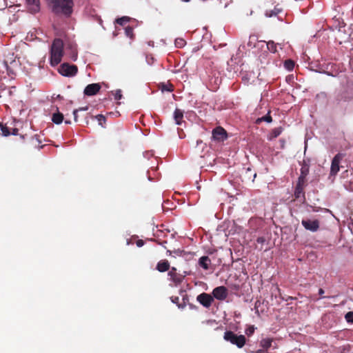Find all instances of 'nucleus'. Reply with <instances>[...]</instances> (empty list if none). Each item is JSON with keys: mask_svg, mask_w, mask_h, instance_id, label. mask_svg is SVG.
<instances>
[{"mask_svg": "<svg viewBox=\"0 0 353 353\" xmlns=\"http://www.w3.org/2000/svg\"><path fill=\"white\" fill-rule=\"evenodd\" d=\"M210 263L211 260L208 256H203L199 260V265L205 270L209 269Z\"/></svg>", "mask_w": 353, "mask_h": 353, "instance_id": "f3484780", "label": "nucleus"}, {"mask_svg": "<svg viewBox=\"0 0 353 353\" xmlns=\"http://www.w3.org/2000/svg\"><path fill=\"white\" fill-rule=\"evenodd\" d=\"M101 88L99 83H91L85 88L83 93L86 96H93L99 92Z\"/></svg>", "mask_w": 353, "mask_h": 353, "instance_id": "ddd939ff", "label": "nucleus"}, {"mask_svg": "<svg viewBox=\"0 0 353 353\" xmlns=\"http://www.w3.org/2000/svg\"><path fill=\"white\" fill-rule=\"evenodd\" d=\"M352 75L350 77H347L345 74H341L340 75L341 78V83L343 85L344 90L345 92L350 91V93L352 92V80H351Z\"/></svg>", "mask_w": 353, "mask_h": 353, "instance_id": "2eb2a0df", "label": "nucleus"}, {"mask_svg": "<svg viewBox=\"0 0 353 353\" xmlns=\"http://www.w3.org/2000/svg\"><path fill=\"white\" fill-rule=\"evenodd\" d=\"M302 225L305 230L311 232H316L319 229L320 223L318 220L303 219L301 221Z\"/></svg>", "mask_w": 353, "mask_h": 353, "instance_id": "0eeeda50", "label": "nucleus"}, {"mask_svg": "<svg viewBox=\"0 0 353 353\" xmlns=\"http://www.w3.org/2000/svg\"><path fill=\"white\" fill-rule=\"evenodd\" d=\"M65 123H70V121H65Z\"/></svg>", "mask_w": 353, "mask_h": 353, "instance_id": "8fccbe9b", "label": "nucleus"}, {"mask_svg": "<svg viewBox=\"0 0 353 353\" xmlns=\"http://www.w3.org/2000/svg\"><path fill=\"white\" fill-rule=\"evenodd\" d=\"M350 97H347L346 96H342L341 95V99H343L344 101H346L348 99H350Z\"/></svg>", "mask_w": 353, "mask_h": 353, "instance_id": "de8ad7c7", "label": "nucleus"}, {"mask_svg": "<svg viewBox=\"0 0 353 353\" xmlns=\"http://www.w3.org/2000/svg\"><path fill=\"white\" fill-rule=\"evenodd\" d=\"M66 49L70 50V57L71 58V59L73 61H76L77 59L78 56L76 45L70 43L66 47Z\"/></svg>", "mask_w": 353, "mask_h": 353, "instance_id": "6ab92c4d", "label": "nucleus"}, {"mask_svg": "<svg viewBox=\"0 0 353 353\" xmlns=\"http://www.w3.org/2000/svg\"><path fill=\"white\" fill-rule=\"evenodd\" d=\"M160 88L162 92H172L173 91V85L171 83H162L160 85Z\"/></svg>", "mask_w": 353, "mask_h": 353, "instance_id": "a878e982", "label": "nucleus"}, {"mask_svg": "<svg viewBox=\"0 0 353 353\" xmlns=\"http://www.w3.org/2000/svg\"><path fill=\"white\" fill-rule=\"evenodd\" d=\"M184 253V250H181V249H174V250H167V254L169 255V256H172V254H174V255H173V256H182L183 254Z\"/></svg>", "mask_w": 353, "mask_h": 353, "instance_id": "b1692460", "label": "nucleus"}, {"mask_svg": "<svg viewBox=\"0 0 353 353\" xmlns=\"http://www.w3.org/2000/svg\"><path fill=\"white\" fill-rule=\"evenodd\" d=\"M4 65H5V67L6 68L7 72L9 75L12 76V75L15 74V71L14 70V69L10 68L8 66L7 61H4Z\"/></svg>", "mask_w": 353, "mask_h": 353, "instance_id": "72a5a7b5", "label": "nucleus"}, {"mask_svg": "<svg viewBox=\"0 0 353 353\" xmlns=\"http://www.w3.org/2000/svg\"><path fill=\"white\" fill-rule=\"evenodd\" d=\"M174 119L176 125H181L183 121V112L176 108L174 112Z\"/></svg>", "mask_w": 353, "mask_h": 353, "instance_id": "a211bd4d", "label": "nucleus"}, {"mask_svg": "<svg viewBox=\"0 0 353 353\" xmlns=\"http://www.w3.org/2000/svg\"><path fill=\"white\" fill-rule=\"evenodd\" d=\"M344 154L342 153H338L333 158L332 161L331 168H330V175L335 176L338 172L339 171V163L340 161L343 158Z\"/></svg>", "mask_w": 353, "mask_h": 353, "instance_id": "6e6552de", "label": "nucleus"}, {"mask_svg": "<svg viewBox=\"0 0 353 353\" xmlns=\"http://www.w3.org/2000/svg\"><path fill=\"white\" fill-rule=\"evenodd\" d=\"M170 263L168 260H161L159 261L157 264L156 269L160 272H165L170 270Z\"/></svg>", "mask_w": 353, "mask_h": 353, "instance_id": "dca6fc26", "label": "nucleus"}, {"mask_svg": "<svg viewBox=\"0 0 353 353\" xmlns=\"http://www.w3.org/2000/svg\"><path fill=\"white\" fill-rule=\"evenodd\" d=\"M272 341H273L272 339H270V338L263 339L260 341V345H261V347H263V349L268 350L271 347Z\"/></svg>", "mask_w": 353, "mask_h": 353, "instance_id": "aec40b11", "label": "nucleus"}, {"mask_svg": "<svg viewBox=\"0 0 353 353\" xmlns=\"http://www.w3.org/2000/svg\"><path fill=\"white\" fill-rule=\"evenodd\" d=\"M0 134H1L4 137H7L10 134V132L8 128L6 125H3L0 123Z\"/></svg>", "mask_w": 353, "mask_h": 353, "instance_id": "cd10ccee", "label": "nucleus"}, {"mask_svg": "<svg viewBox=\"0 0 353 353\" xmlns=\"http://www.w3.org/2000/svg\"><path fill=\"white\" fill-rule=\"evenodd\" d=\"M52 8V11L57 14H63L70 16L72 12L74 3L72 0H46Z\"/></svg>", "mask_w": 353, "mask_h": 353, "instance_id": "f257e3e1", "label": "nucleus"}, {"mask_svg": "<svg viewBox=\"0 0 353 353\" xmlns=\"http://www.w3.org/2000/svg\"><path fill=\"white\" fill-rule=\"evenodd\" d=\"M196 300L199 302L203 307H210L214 301V298L209 294L203 292L197 296Z\"/></svg>", "mask_w": 353, "mask_h": 353, "instance_id": "1a4fd4ad", "label": "nucleus"}, {"mask_svg": "<svg viewBox=\"0 0 353 353\" xmlns=\"http://www.w3.org/2000/svg\"><path fill=\"white\" fill-rule=\"evenodd\" d=\"M154 241H156L158 244H159V245H162V246L165 248V244L167 243L166 241H161L159 239H155Z\"/></svg>", "mask_w": 353, "mask_h": 353, "instance_id": "a19ab883", "label": "nucleus"}, {"mask_svg": "<svg viewBox=\"0 0 353 353\" xmlns=\"http://www.w3.org/2000/svg\"><path fill=\"white\" fill-rule=\"evenodd\" d=\"M136 244L138 247H142L144 245V241L142 239L137 240Z\"/></svg>", "mask_w": 353, "mask_h": 353, "instance_id": "ea45409f", "label": "nucleus"}, {"mask_svg": "<svg viewBox=\"0 0 353 353\" xmlns=\"http://www.w3.org/2000/svg\"><path fill=\"white\" fill-rule=\"evenodd\" d=\"M227 132L222 127H216L212 130L213 139L218 141H223L227 139Z\"/></svg>", "mask_w": 353, "mask_h": 353, "instance_id": "9d476101", "label": "nucleus"}, {"mask_svg": "<svg viewBox=\"0 0 353 353\" xmlns=\"http://www.w3.org/2000/svg\"><path fill=\"white\" fill-rule=\"evenodd\" d=\"M223 339L230 342L232 344L236 345L239 348L243 347L246 342L244 335H237L232 331H226L224 333Z\"/></svg>", "mask_w": 353, "mask_h": 353, "instance_id": "7ed1b4c3", "label": "nucleus"}, {"mask_svg": "<svg viewBox=\"0 0 353 353\" xmlns=\"http://www.w3.org/2000/svg\"><path fill=\"white\" fill-rule=\"evenodd\" d=\"M272 121V118L270 114V112L265 116L261 117V118H259L256 119V123H260L263 121H265L267 123H271Z\"/></svg>", "mask_w": 353, "mask_h": 353, "instance_id": "5701e85b", "label": "nucleus"}, {"mask_svg": "<svg viewBox=\"0 0 353 353\" xmlns=\"http://www.w3.org/2000/svg\"><path fill=\"white\" fill-rule=\"evenodd\" d=\"M25 1L30 13L36 14L40 11V0H25Z\"/></svg>", "mask_w": 353, "mask_h": 353, "instance_id": "9b49d317", "label": "nucleus"}, {"mask_svg": "<svg viewBox=\"0 0 353 353\" xmlns=\"http://www.w3.org/2000/svg\"><path fill=\"white\" fill-rule=\"evenodd\" d=\"M130 18L128 17H122L121 18H118L116 20V23L120 26H124L130 21Z\"/></svg>", "mask_w": 353, "mask_h": 353, "instance_id": "c85d7f7f", "label": "nucleus"}, {"mask_svg": "<svg viewBox=\"0 0 353 353\" xmlns=\"http://www.w3.org/2000/svg\"><path fill=\"white\" fill-rule=\"evenodd\" d=\"M171 301L172 303H176L178 305L179 308L183 309L185 307V303H183V304L179 303V296H172Z\"/></svg>", "mask_w": 353, "mask_h": 353, "instance_id": "c756f323", "label": "nucleus"}, {"mask_svg": "<svg viewBox=\"0 0 353 353\" xmlns=\"http://www.w3.org/2000/svg\"><path fill=\"white\" fill-rule=\"evenodd\" d=\"M97 121H99V123L102 125H103V123H105V117L102 115V114H98L97 117H96Z\"/></svg>", "mask_w": 353, "mask_h": 353, "instance_id": "c9c22d12", "label": "nucleus"}, {"mask_svg": "<svg viewBox=\"0 0 353 353\" xmlns=\"http://www.w3.org/2000/svg\"><path fill=\"white\" fill-rule=\"evenodd\" d=\"M63 120V115L62 113L58 112L52 114V121L56 124H60Z\"/></svg>", "mask_w": 353, "mask_h": 353, "instance_id": "412c9836", "label": "nucleus"}, {"mask_svg": "<svg viewBox=\"0 0 353 353\" xmlns=\"http://www.w3.org/2000/svg\"><path fill=\"white\" fill-rule=\"evenodd\" d=\"M282 131H283V128L281 127H278V128H274L270 134L269 139L272 140L274 138H276L281 134Z\"/></svg>", "mask_w": 353, "mask_h": 353, "instance_id": "4be33fe9", "label": "nucleus"}, {"mask_svg": "<svg viewBox=\"0 0 353 353\" xmlns=\"http://www.w3.org/2000/svg\"><path fill=\"white\" fill-rule=\"evenodd\" d=\"M284 67L288 71H292L294 68V62L291 59H287L284 62Z\"/></svg>", "mask_w": 353, "mask_h": 353, "instance_id": "393cba45", "label": "nucleus"}, {"mask_svg": "<svg viewBox=\"0 0 353 353\" xmlns=\"http://www.w3.org/2000/svg\"><path fill=\"white\" fill-rule=\"evenodd\" d=\"M254 353H269V352H268V351L264 349H261V350H256Z\"/></svg>", "mask_w": 353, "mask_h": 353, "instance_id": "37998d69", "label": "nucleus"}, {"mask_svg": "<svg viewBox=\"0 0 353 353\" xmlns=\"http://www.w3.org/2000/svg\"><path fill=\"white\" fill-rule=\"evenodd\" d=\"M345 317L347 322L353 323V311L348 312Z\"/></svg>", "mask_w": 353, "mask_h": 353, "instance_id": "f704fd0d", "label": "nucleus"}, {"mask_svg": "<svg viewBox=\"0 0 353 353\" xmlns=\"http://www.w3.org/2000/svg\"><path fill=\"white\" fill-rule=\"evenodd\" d=\"M59 72L63 76L73 77L77 73L78 68L75 65L64 63L61 65Z\"/></svg>", "mask_w": 353, "mask_h": 353, "instance_id": "20e7f679", "label": "nucleus"}, {"mask_svg": "<svg viewBox=\"0 0 353 353\" xmlns=\"http://www.w3.org/2000/svg\"><path fill=\"white\" fill-rule=\"evenodd\" d=\"M88 110V107H85V108H81L79 109V110ZM79 111V110H74L73 111V114H74V121H77V112Z\"/></svg>", "mask_w": 353, "mask_h": 353, "instance_id": "e433bc0d", "label": "nucleus"}, {"mask_svg": "<svg viewBox=\"0 0 353 353\" xmlns=\"http://www.w3.org/2000/svg\"><path fill=\"white\" fill-rule=\"evenodd\" d=\"M305 185V181H303L301 180H298L296 185L295 187L294 196L295 199H298L302 197L305 199V193L303 191L304 187Z\"/></svg>", "mask_w": 353, "mask_h": 353, "instance_id": "f8f14e48", "label": "nucleus"}, {"mask_svg": "<svg viewBox=\"0 0 353 353\" xmlns=\"http://www.w3.org/2000/svg\"><path fill=\"white\" fill-rule=\"evenodd\" d=\"M125 34L130 37V38H132L133 37V28L130 26H128L125 28Z\"/></svg>", "mask_w": 353, "mask_h": 353, "instance_id": "2f4dec72", "label": "nucleus"}, {"mask_svg": "<svg viewBox=\"0 0 353 353\" xmlns=\"http://www.w3.org/2000/svg\"><path fill=\"white\" fill-rule=\"evenodd\" d=\"M319 294L322 296L324 294V290L322 288L319 290Z\"/></svg>", "mask_w": 353, "mask_h": 353, "instance_id": "c03bdc74", "label": "nucleus"}, {"mask_svg": "<svg viewBox=\"0 0 353 353\" xmlns=\"http://www.w3.org/2000/svg\"><path fill=\"white\" fill-rule=\"evenodd\" d=\"M310 171V164L308 161L303 160L301 163V174L298 178V180H301L306 182V176H307Z\"/></svg>", "mask_w": 353, "mask_h": 353, "instance_id": "4468645a", "label": "nucleus"}, {"mask_svg": "<svg viewBox=\"0 0 353 353\" xmlns=\"http://www.w3.org/2000/svg\"><path fill=\"white\" fill-rule=\"evenodd\" d=\"M213 298L219 301L225 300L228 295V290L225 286H219L215 288L212 291Z\"/></svg>", "mask_w": 353, "mask_h": 353, "instance_id": "423d86ee", "label": "nucleus"}, {"mask_svg": "<svg viewBox=\"0 0 353 353\" xmlns=\"http://www.w3.org/2000/svg\"><path fill=\"white\" fill-rule=\"evenodd\" d=\"M254 327L253 326H251L246 330L245 333L247 335L250 336L254 333Z\"/></svg>", "mask_w": 353, "mask_h": 353, "instance_id": "4c0bfd02", "label": "nucleus"}, {"mask_svg": "<svg viewBox=\"0 0 353 353\" xmlns=\"http://www.w3.org/2000/svg\"><path fill=\"white\" fill-rule=\"evenodd\" d=\"M63 42L61 39H54L50 49V63L52 66L61 63L63 56Z\"/></svg>", "mask_w": 353, "mask_h": 353, "instance_id": "f03ea898", "label": "nucleus"}, {"mask_svg": "<svg viewBox=\"0 0 353 353\" xmlns=\"http://www.w3.org/2000/svg\"><path fill=\"white\" fill-rule=\"evenodd\" d=\"M276 14V13L274 11H273V10H270V12L267 11L266 14H265V15L267 17H271L274 16Z\"/></svg>", "mask_w": 353, "mask_h": 353, "instance_id": "58836bf2", "label": "nucleus"}, {"mask_svg": "<svg viewBox=\"0 0 353 353\" xmlns=\"http://www.w3.org/2000/svg\"><path fill=\"white\" fill-rule=\"evenodd\" d=\"M11 64L12 65H17V63L15 61H13L12 62H11Z\"/></svg>", "mask_w": 353, "mask_h": 353, "instance_id": "09e8293b", "label": "nucleus"}, {"mask_svg": "<svg viewBox=\"0 0 353 353\" xmlns=\"http://www.w3.org/2000/svg\"><path fill=\"white\" fill-rule=\"evenodd\" d=\"M185 41L183 39L178 38L175 40V46L177 48H182L185 45Z\"/></svg>", "mask_w": 353, "mask_h": 353, "instance_id": "7c9ffc66", "label": "nucleus"}, {"mask_svg": "<svg viewBox=\"0 0 353 353\" xmlns=\"http://www.w3.org/2000/svg\"><path fill=\"white\" fill-rule=\"evenodd\" d=\"M168 274L170 276V281H172L175 285L181 284L185 276V275L176 272V268L175 267H172Z\"/></svg>", "mask_w": 353, "mask_h": 353, "instance_id": "39448f33", "label": "nucleus"}, {"mask_svg": "<svg viewBox=\"0 0 353 353\" xmlns=\"http://www.w3.org/2000/svg\"><path fill=\"white\" fill-rule=\"evenodd\" d=\"M265 239L263 236L258 237L257 239H256V241L259 243H263L265 242Z\"/></svg>", "mask_w": 353, "mask_h": 353, "instance_id": "79ce46f5", "label": "nucleus"}, {"mask_svg": "<svg viewBox=\"0 0 353 353\" xmlns=\"http://www.w3.org/2000/svg\"><path fill=\"white\" fill-rule=\"evenodd\" d=\"M267 48L270 52L275 53L276 52V44L273 41H270L267 43Z\"/></svg>", "mask_w": 353, "mask_h": 353, "instance_id": "bb28decb", "label": "nucleus"}, {"mask_svg": "<svg viewBox=\"0 0 353 353\" xmlns=\"http://www.w3.org/2000/svg\"><path fill=\"white\" fill-rule=\"evenodd\" d=\"M17 132H18V129H17V128H14V129L12 130V134L15 135V134H17Z\"/></svg>", "mask_w": 353, "mask_h": 353, "instance_id": "a18cd8bd", "label": "nucleus"}, {"mask_svg": "<svg viewBox=\"0 0 353 353\" xmlns=\"http://www.w3.org/2000/svg\"><path fill=\"white\" fill-rule=\"evenodd\" d=\"M259 304H260V301H256L254 307L256 310H257L258 306H259Z\"/></svg>", "mask_w": 353, "mask_h": 353, "instance_id": "49530a36", "label": "nucleus"}, {"mask_svg": "<svg viewBox=\"0 0 353 353\" xmlns=\"http://www.w3.org/2000/svg\"><path fill=\"white\" fill-rule=\"evenodd\" d=\"M114 94L115 100H120L122 98V94L121 90H117L114 92H112Z\"/></svg>", "mask_w": 353, "mask_h": 353, "instance_id": "473e14b6", "label": "nucleus"}]
</instances>
